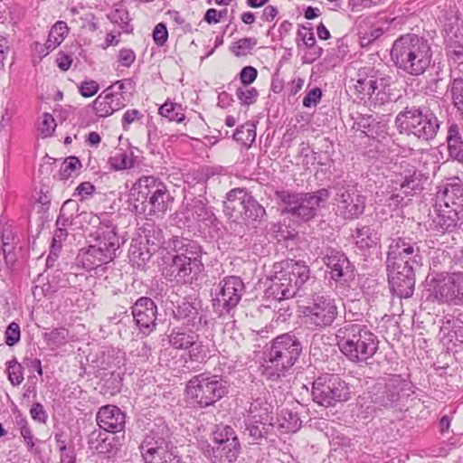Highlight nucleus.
Masks as SVG:
<instances>
[{
    "label": "nucleus",
    "instance_id": "f257e3e1",
    "mask_svg": "<svg viewBox=\"0 0 463 463\" xmlns=\"http://www.w3.org/2000/svg\"><path fill=\"white\" fill-rule=\"evenodd\" d=\"M386 254L391 291L400 298H411L415 288V271L422 266L420 242L409 236L391 238Z\"/></svg>",
    "mask_w": 463,
    "mask_h": 463
},
{
    "label": "nucleus",
    "instance_id": "f03ea898",
    "mask_svg": "<svg viewBox=\"0 0 463 463\" xmlns=\"http://www.w3.org/2000/svg\"><path fill=\"white\" fill-rule=\"evenodd\" d=\"M335 335L340 352L353 364H367L379 347L377 336L365 325L345 323Z\"/></svg>",
    "mask_w": 463,
    "mask_h": 463
},
{
    "label": "nucleus",
    "instance_id": "7ed1b4c3",
    "mask_svg": "<svg viewBox=\"0 0 463 463\" xmlns=\"http://www.w3.org/2000/svg\"><path fill=\"white\" fill-rule=\"evenodd\" d=\"M302 344L292 332L278 335L267 350L262 364V375L269 381H278L296 364L302 353Z\"/></svg>",
    "mask_w": 463,
    "mask_h": 463
},
{
    "label": "nucleus",
    "instance_id": "20e7f679",
    "mask_svg": "<svg viewBox=\"0 0 463 463\" xmlns=\"http://www.w3.org/2000/svg\"><path fill=\"white\" fill-rule=\"evenodd\" d=\"M167 249L176 252L172 259V273L176 281L192 284L203 271L202 247L187 238L172 236L167 242Z\"/></svg>",
    "mask_w": 463,
    "mask_h": 463
},
{
    "label": "nucleus",
    "instance_id": "39448f33",
    "mask_svg": "<svg viewBox=\"0 0 463 463\" xmlns=\"http://www.w3.org/2000/svg\"><path fill=\"white\" fill-rule=\"evenodd\" d=\"M133 208L137 214L148 219L162 216L171 202V195L164 183L154 176L139 178L131 190Z\"/></svg>",
    "mask_w": 463,
    "mask_h": 463
},
{
    "label": "nucleus",
    "instance_id": "423d86ee",
    "mask_svg": "<svg viewBox=\"0 0 463 463\" xmlns=\"http://www.w3.org/2000/svg\"><path fill=\"white\" fill-rule=\"evenodd\" d=\"M395 126L400 134L430 142L437 137L441 121L430 106H407L397 114Z\"/></svg>",
    "mask_w": 463,
    "mask_h": 463
},
{
    "label": "nucleus",
    "instance_id": "0eeeda50",
    "mask_svg": "<svg viewBox=\"0 0 463 463\" xmlns=\"http://www.w3.org/2000/svg\"><path fill=\"white\" fill-rule=\"evenodd\" d=\"M309 267L303 261H286L274 265V275L265 290L268 299L282 301L293 298L309 279Z\"/></svg>",
    "mask_w": 463,
    "mask_h": 463
},
{
    "label": "nucleus",
    "instance_id": "6e6552de",
    "mask_svg": "<svg viewBox=\"0 0 463 463\" xmlns=\"http://www.w3.org/2000/svg\"><path fill=\"white\" fill-rule=\"evenodd\" d=\"M90 237L95 243L81 249L76 259L78 265L89 271L112 261L120 246L117 228L113 225L99 228Z\"/></svg>",
    "mask_w": 463,
    "mask_h": 463
},
{
    "label": "nucleus",
    "instance_id": "1a4fd4ad",
    "mask_svg": "<svg viewBox=\"0 0 463 463\" xmlns=\"http://www.w3.org/2000/svg\"><path fill=\"white\" fill-rule=\"evenodd\" d=\"M275 197L282 205V211L294 219L308 222L317 216L330 197L327 189L322 188L311 193H298L290 190H276Z\"/></svg>",
    "mask_w": 463,
    "mask_h": 463
},
{
    "label": "nucleus",
    "instance_id": "9d476101",
    "mask_svg": "<svg viewBox=\"0 0 463 463\" xmlns=\"http://www.w3.org/2000/svg\"><path fill=\"white\" fill-rule=\"evenodd\" d=\"M185 392L192 404L206 408L226 395L228 386L220 376L203 373L188 381Z\"/></svg>",
    "mask_w": 463,
    "mask_h": 463
},
{
    "label": "nucleus",
    "instance_id": "9b49d317",
    "mask_svg": "<svg viewBox=\"0 0 463 463\" xmlns=\"http://www.w3.org/2000/svg\"><path fill=\"white\" fill-rule=\"evenodd\" d=\"M335 299L326 293H316L303 307V321L313 330H323L333 325L338 317Z\"/></svg>",
    "mask_w": 463,
    "mask_h": 463
},
{
    "label": "nucleus",
    "instance_id": "f8f14e48",
    "mask_svg": "<svg viewBox=\"0 0 463 463\" xmlns=\"http://www.w3.org/2000/svg\"><path fill=\"white\" fill-rule=\"evenodd\" d=\"M133 82L130 79L117 80L106 88L93 101V110L98 117L106 118L130 101Z\"/></svg>",
    "mask_w": 463,
    "mask_h": 463
},
{
    "label": "nucleus",
    "instance_id": "ddd939ff",
    "mask_svg": "<svg viewBox=\"0 0 463 463\" xmlns=\"http://www.w3.org/2000/svg\"><path fill=\"white\" fill-rule=\"evenodd\" d=\"M313 401L320 406L332 407L351 398L348 384L336 374H323L312 386Z\"/></svg>",
    "mask_w": 463,
    "mask_h": 463
},
{
    "label": "nucleus",
    "instance_id": "4468645a",
    "mask_svg": "<svg viewBox=\"0 0 463 463\" xmlns=\"http://www.w3.org/2000/svg\"><path fill=\"white\" fill-rule=\"evenodd\" d=\"M334 205L337 215L345 220H354L364 213L366 197L356 184H338L335 187Z\"/></svg>",
    "mask_w": 463,
    "mask_h": 463
},
{
    "label": "nucleus",
    "instance_id": "2eb2a0df",
    "mask_svg": "<svg viewBox=\"0 0 463 463\" xmlns=\"http://www.w3.org/2000/svg\"><path fill=\"white\" fill-rule=\"evenodd\" d=\"M249 414L245 420V432L254 443L266 439L273 430L272 407L267 402L256 399L249 408Z\"/></svg>",
    "mask_w": 463,
    "mask_h": 463
},
{
    "label": "nucleus",
    "instance_id": "dca6fc26",
    "mask_svg": "<svg viewBox=\"0 0 463 463\" xmlns=\"http://www.w3.org/2000/svg\"><path fill=\"white\" fill-rule=\"evenodd\" d=\"M177 222L184 227L194 228L196 226L217 228L220 224L212 207L201 199L192 198L183 203L175 213Z\"/></svg>",
    "mask_w": 463,
    "mask_h": 463
},
{
    "label": "nucleus",
    "instance_id": "f3484780",
    "mask_svg": "<svg viewBox=\"0 0 463 463\" xmlns=\"http://www.w3.org/2000/svg\"><path fill=\"white\" fill-rule=\"evenodd\" d=\"M245 286L237 276H228L222 279L213 298V307L219 316L230 315L240 303Z\"/></svg>",
    "mask_w": 463,
    "mask_h": 463
},
{
    "label": "nucleus",
    "instance_id": "a211bd4d",
    "mask_svg": "<svg viewBox=\"0 0 463 463\" xmlns=\"http://www.w3.org/2000/svg\"><path fill=\"white\" fill-rule=\"evenodd\" d=\"M423 175L414 167H407L395 172L390 179L388 192L390 205L398 206L405 197L422 189Z\"/></svg>",
    "mask_w": 463,
    "mask_h": 463
},
{
    "label": "nucleus",
    "instance_id": "6ab92c4d",
    "mask_svg": "<svg viewBox=\"0 0 463 463\" xmlns=\"http://www.w3.org/2000/svg\"><path fill=\"white\" fill-rule=\"evenodd\" d=\"M172 448L173 446L169 440V430L164 422L152 428L149 432L146 434L138 447L145 463L154 459L156 456H160Z\"/></svg>",
    "mask_w": 463,
    "mask_h": 463
},
{
    "label": "nucleus",
    "instance_id": "aec40b11",
    "mask_svg": "<svg viewBox=\"0 0 463 463\" xmlns=\"http://www.w3.org/2000/svg\"><path fill=\"white\" fill-rule=\"evenodd\" d=\"M321 255L332 279L335 282L345 283L354 279V267L342 250L327 247Z\"/></svg>",
    "mask_w": 463,
    "mask_h": 463
},
{
    "label": "nucleus",
    "instance_id": "412c9836",
    "mask_svg": "<svg viewBox=\"0 0 463 463\" xmlns=\"http://www.w3.org/2000/svg\"><path fill=\"white\" fill-rule=\"evenodd\" d=\"M435 298L442 303L463 305V272L434 279Z\"/></svg>",
    "mask_w": 463,
    "mask_h": 463
},
{
    "label": "nucleus",
    "instance_id": "4be33fe9",
    "mask_svg": "<svg viewBox=\"0 0 463 463\" xmlns=\"http://www.w3.org/2000/svg\"><path fill=\"white\" fill-rule=\"evenodd\" d=\"M392 58H430V48L427 41L416 34L399 37L391 49Z\"/></svg>",
    "mask_w": 463,
    "mask_h": 463
},
{
    "label": "nucleus",
    "instance_id": "5701e85b",
    "mask_svg": "<svg viewBox=\"0 0 463 463\" xmlns=\"http://www.w3.org/2000/svg\"><path fill=\"white\" fill-rule=\"evenodd\" d=\"M400 383L397 379H389L388 381H379L368 392V398L373 404L367 409L375 411L376 408H392L400 399Z\"/></svg>",
    "mask_w": 463,
    "mask_h": 463
},
{
    "label": "nucleus",
    "instance_id": "b1692460",
    "mask_svg": "<svg viewBox=\"0 0 463 463\" xmlns=\"http://www.w3.org/2000/svg\"><path fill=\"white\" fill-rule=\"evenodd\" d=\"M131 309L139 330L146 335L153 332L156 326L157 314V307L154 300L147 297H141L135 302Z\"/></svg>",
    "mask_w": 463,
    "mask_h": 463
},
{
    "label": "nucleus",
    "instance_id": "393cba45",
    "mask_svg": "<svg viewBox=\"0 0 463 463\" xmlns=\"http://www.w3.org/2000/svg\"><path fill=\"white\" fill-rule=\"evenodd\" d=\"M366 71L365 68L358 71V78L354 84L356 92L363 95L361 99L364 97L372 99L374 95L376 99L383 101V96L386 94L385 90L390 85V79L374 75L368 76Z\"/></svg>",
    "mask_w": 463,
    "mask_h": 463
},
{
    "label": "nucleus",
    "instance_id": "a878e982",
    "mask_svg": "<svg viewBox=\"0 0 463 463\" xmlns=\"http://www.w3.org/2000/svg\"><path fill=\"white\" fill-rule=\"evenodd\" d=\"M353 128L378 142L383 141L388 136V124L383 117L377 114H358L354 118Z\"/></svg>",
    "mask_w": 463,
    "mask_h": 463
},
{
    "label": "nucleus",
    "instance_id": "bb28decb",
    "mask_svg": "<svg viewBox=\"0 0 463 463\" xmlns=\"http://www.w3.org/2000/svg\"><path fill=\"white\" fill-rule=\"evenodd\" d=\"M96 421L99 427L107 432L124 433L126 415L118 406L109 404L99 408Z\"/></svg>",
    "mask_w": 463,
    "mask_h": 463
},
{
    "label": "nucleus",
    "instance_id": "cd10ccee",
    "mask_svg": "<svg viewBox=\"0 0 463 463\" xmlns=\"http://www.w3.org/2000/svg\"><path fill=\"white\" fill-rule=\"evenodd\" d=\"M436 206L448 207L463 213V184L459 178H454L439 189L436 195Z\"/></svg>",
    "mask_w": 463,
    "mask_h": 463
},
{
    "label": "nucleus",
    "instance_id": "c85d7f7f",
    "mask_svg": "<svg viewBox=\"0 0 463 463\" xmlns=\"http://www.w3.org/2000/svg\"><path fill=\"white\" fill-rule=\"evenodd\" d=\"M249 194L245 188H233L226 194L223 201V213L229 220L241 222Z\"/></svg>",
    "mask_w": 463,
    "mask_h": 463
},
{
    "label": "nucleus",
    "instance_id": "c756f323",
    "mask_svg": "<svg viewBox=\"0 0 463 463\" xmlns=\"http://www.w3.org/2000/svg\"><path fill=\"white\" fill-rule=\"evenodd\" d=\"M436 206L437 215L431 222V229L444 234L455 231L463 222V213L448 207Z\"/></svg>",
    "mask_w": 463,
    "mask_h": 463
},
{
    "label": "nucleus",
    "instance_id": "7c9ffc66",
    "mask_svg": "<svg viewBox=\"0 0 463 463\" xmlns=\"http://www.w3.org/2000/svg\"><path fill=\"white\" fill-rule=\"evenodd\" d=\"M439 334L441 342L448 350L458 352L457 348L463 345V322L459 319L443 320Z\"/></svg>",
    "mask_w": 463,
    "mask_h": 463
},
{
    "label": "nucleus",
    "instance_id": "2f4dec72",
    "mask_svg": "<svg viewBox=\"0 0 463 463\" xmlns=\"http://www.w3.org/2000/svg\"><path fill=\"white\" fill-rule=\"evenodd\" d=\"M70 29L65 22H57L52 26L45 43H34L33 51L40 58H44L64 41Z\"/></svg>",
    "mask_w": 463,
    "mask_h": 463
},
{
    "label": "nucleus",
    "instance_id": "473e14b6",
    "mask_svg": "<svg viewBox=\"0 0 463 463\" xmlns=\"http://www.w3.org/2000/svg\"><path fill=\"white\" fill-rule=\"evenodd\" d=\"M175 317L176 319L183 321L188 327L194 328L195 330L207 325L205 316L199 311L195 303L183 301L177 306Z\"/></svg>",
    "mask_w": 463,
    "mask_h": 463
},
{
    "label": "nucleus",
    "instance_id": "72a5a7b5",
    "mask_svg": "<svg viewBox=\"0 0 463 463\" xmlns=\"http://www.w3.org/2000/svg\"><path fill=\"white\" fill-rule=\"evenodd\" d=\"M240 443H228V445H208L204 451L205 456L212 463H234L240 454Z\"/></svg>",
    "mask_w": 463,
    "mask_h": 463
},
{
    "label": "nucleus",
    "instance_id": "f704fd0d",
    "mask_svg": "<svg viewBox=\"0 0 463 463\" xmlns=\"http://www.w3.org/2000/svg\"><path fill=\"white\" fill-rule=\"evenodd\" d=\"M445 33V41H457L463 39V22L459 18V12L455 7H450L441 20Z\"/></svg>",
    "mask_w": 463,
    "mask_h": 463
},
{
    "label": "nucleus",
    "instance_id": "c9c22d12",
    "mask_svg": "<svg viewBox=\"0 0 463 463\" xmlns=\"http://www.w3.org/2000/svg\"><path fill=\"white\" fill-rule=\"evenodd\" d=\"M194 328L185 329L177 327L172 330L169 335V344L175 349H186L198 341L199 335L194 331Z\"/></svg>",
    "mask_w": 463,
    "mask_h": 463
},
{
    "label": "nucleus",
    "instance_id": "e433bc0d",
    "mask_svg": "<svg viewBox=\"0 0 463 463\" xmlns=\"http://www.w3.org/2000/svg\"><path fill=\"white\" fill-rule=\"evenodd\" d=\"M353 237L355 245L364 250L375 247L380 241L376 229L370 225L357 227Z\"/></svg>",
    "mask_w": 463,
    "mask_h": 463
},
{
    "label": "nucleus",
    "instance_id": "4c0bfd02",
    "mask_svg": "<svg viewBox=\"0 0 463 463\" xmlns=\"http://www.w3.org/2000/svg\"><path fill=\"white\" fill-rule=\"evenodd\" d=\"M143 233L148 246L147 252L153 253L162 248L168 250L166 246L169 240H165L163 231L158 226L147 223L143 228Z\"/></svg>",
    "mask_w": 463,
    "mask_h": 463
},
{
    "label": "nucleus",
    "instance_id": "58836bf2",
    "mask_svg": "<svg viewBox=\"0 0 463 463\" xmlns=\"http://www.w3.org/2000/svg\"><path fill=\"white\" fill-rule=\"evenodd\" d=\"M301 423L298 413L288 409H282L278 415L277 425L281 433H294L300 429Z\"/></svg>",
    "mask_w": 463,
    "mask_h": 463
},
{
    "label": "nucleus",
    "instance_id": "ea45409f",
    "mask_svg": "<svg viewBox=\"0 0 463 463\" xmlns=\"http://www.w3.org/2000/svg\"><path fill=\"white\" fill-rule=\"evenodd\" d=\"M265 214L266 211L264 207L259 203V202L250 193L248 200L246 201V207L241 216V222H260Z\"/></svg>",
    "mask_w": 463,
    "mask_h": 463
},
{
    "label": "nucleus",
    "instance_id": "a19ab883",
    "mask_svg": "<svg viewBox=\"0 0 463 463\" xmlns=\"http://www.w3.org/2000/svg\"><path fill=\"white\" fill-rule=\"evenodd\" d=\"M399 70L411 75H420L430 66V60H391Z\"/></svg>",
    "mask_w": 463,
    "mask_h": 463
},
{
    "label": "nucleus",
    "instance_id": "79ce46f5",
    "mask_svg": "<svg viewBox=\"0 0 463 463\" xmlns=\"http://www.w3.org/2000/svg\"><path fill=\"white\" fill-rule=\"evenodd\" d=\"M69 330L65 327H56L43 334V340L51 348H58L69 341Z\"/></svg>",
    "mask_w": 463,
    "mask_h": 463
},
{
    "label": "nucleus",
    "instance_id": "37998d69",
    "mask_svg": "<svg viewBox=\"0 0 463 463\" xmlns=\"http://www.w3.org/2000/svg\"><path fill=\"white\" fill-rule=\"evenodd\" d=\"M214 445H228V443H240L238 436L232 427L229 425H219L213 433Z\"/></svg>",
    "mask_w": 463,
    "mask_h": 463
},
{
    "label": "nucleus",
    "instance_id": "c03bdc74",
    "mask_svg": "<svg viewBox=\"0 0 463 463\" xmlns=\"http://www.w3.org/2000/svg\"><path fill=\"white\" fill-rule=\"evenodd\" d=\"M109 20L118 25L126 33H130L133 27L129 24V15L127 8L123 5H116L115 9L108 14Z\"/></svg>",
    "mask_w": 463,
    "mask_h": 463
},
{
    "label": "nucleus",
    "instance_id": "a18cd8bd",
    "mask_svg": "<svg viewBox=\"0 0 463 463\" xmlns=\"http://www.w3.org/2000/svg\"><path fill=\"white\" fill-rule=\"evenodd\" d=\"M233 138L243 146H250L256 138V125L248 121L238 127L233 133Z\"/></svg>",
    "mask_w": 463,
    "mask_h": 463
},
{
    "label": "nucleus",
    "instance_id": "49530a36",
    "mask_svg": "<svg viewBox=\"0 0 463 463\" xmlns=\"http://www.w3.org/2000/svg\"><path fill=\"white\" fill-rule=\"evenodd\" d=\"M109 162L115 170H125L134 166L135 160L132 152L118 149L110 156Z\"/></svg>",
    "mask_w": 463,
    "mask_h": 463
},
{
    "label": "nucleus",
    "instance_id": "de8ad7c7",
    "mask_svg": "<svg viewBox=\"0 0 463 463\" xmlns=\"http://www.w3.org/2000/svg\"><path fill=\"white\" fill-rule=\"evenodd\" d=\"M159 114L168 118L170 121L182 122L185 116L183 112L182 106L166 100L158 109Z\"/></svg>",
    "mask_w": 463,
    "mask_h": 463
},
{
    "label": "nucleus",
    "instance_id": "09e8293b",
    "mask_svg": "<svg viewBox=\"0 0 463 463\" xmlns=\"http://www.w3.org/2000/svg\"><path fill=\"white\" fill-rule=\"evenodd\" d=\"M449 92L452 104L463 119V80L460 78L453 80L449 86Z\"/></svg>",
    "mask_w": 463,
    "mask_h": 463
},
{
    "label": "nucleus",
    "instance_id": "8fccbe9b",
    "mask_svg": "<svg viewBox=\"0 0 463 463\" xmlns=\"http://www.w3.org/2000/svg\"><path fill=\"white\" fill-rule=\"evenodd\" d=\"M257 45V39L245 37L235 42L232 46V52L236 56H247L250 51Z\"/></svg>",
    "mask_w": 463,
    "mask_h": 463
},
{
    "label": "nucleus",
    "instance_id": "3c124183",
    "mask_svg": "<svg viewBox=\"0 0 463 463\" xmlns=\"http://www.w3.org/2000/svg\"><path fill=\"white\" fill-rule=\"evenodd\" d=\"M6 372L13 385H19L24 381V368L15 359L7 363Z\"/></svg>",
    "mask_w": 463,
    "mask_h": 463
},
{
    "label": "nucleus",
    "instance_id": "603ef678",
    "mask_svg": "<svg viewBox=\"0 0 463 463\" xmlns=\"http://www.w3.org/2000/svg\"><path fill=\"white\" fill-rule=\"evenodd\" d=\"M80 166V161L76 156L67 157L60 169V178L61 180L69 179Z\"/></svg>",
    "mask_w": 463,
    "mask_h": 463
},
{
    "label": "nucleus",
    "instance_id": "864d4df0",
    "mask_svg": "<svg viewBox=\"0 0 463 463\" xmlns=\"http://www.w3.org/2000/svg\"><path fill=\"white\" fill-rule=\"evenodd\" d=\"M258 91L255 88L248 86L240 87L236 90V97L242 105L250 106L256 102Z\"/></svg>",
    "mask_w": 463,
    "mask_h": 463
},
{
    "label": "nucleus",
    "instance_id": "5fc2aeb1",
    "mask_svg": "<svg viewBox=\"0 0 463 463\" xmlns=\"http://www.w3.org/2000/svg\"><path fill=\"white\" fill-rule=\"evenodd\" d=\"M89 447L91 450H95L99 453L109 452L107 449L106 439L101 438L100 431H92L89 436Z\"/></svg>",
    "mask_w": 463,
    "mask_h": 463
},
{
    "label": "nucleus",
    "instance_id": "6e6d98bb",
    "mask_svg": "<svg viewBox=\"0 0 463 463\" xmlns=\"http://www.w3.org/2000/svg\"><path fill=\"white\" fill-rule=\"evenodd\" d=\"M144 118V114L136 109H128L123 114L121 125L124 131L129 129V126L136 122H140Z\"/></svg>",
    "mask_w": 463,
    "mask_h": 463
},
{
    "label": "nucleus",
    "instance_id": "4d7b16f0",
    "mask_svg": "<svg viewBox=\"0 0 463 463\" xmlns=\"http://www.w3.org/2000/svg\"><path fill=\"white\" fill-rule=\"evenodd\" d=\"M5 344L9 346H13L18 343L21 337L19 324L15 322L10 323L5 330Z\"/></svg>",
    "mask_w": 463,
    "mask_h": 463
},
{
    "label": "nucleus",
    "instance_id": "13d9d810",
    "mask_svg": "<svg viewBox=\"0 0 463 463\" xmlns=\"http://www.w3.org/2000/svg\"><path fill=\"white\" fill-rule=\"evenodd\" d=\"M146 463H181V458L178 456L177 451L172 448L160 456H156L154 459Z\"/></svg>",
    "mask_w": 463,
    "mask_h": 463
},
{
    "label": "nucleus",
    "instance_id": "bf43d9fd",
    "mask_svg": "<svg viewBox=\"0 0 463 463\" xmlns=\"http://www.w3.org/2000/svg\"><path fill=\"white\" fill-rule=\"evenodd\" d=\"M78 88L80 95L85 98L92 97L99 90V83L93 80L82 81Z\"/></svg>",
    "mask_w": 463,
    "mask_h": 463
},
{
    "label": "nucleus",
    "instance_id": "052dcab7",
    "mask_svg": "<svg viewBox=\"0 0 463 463\" xmlns=\"http://www.w3.org/2000/svg\"><path fill=\"white\" fill-rule=\"evenodd\" d=\"M56 127L53 117L49 113H44L41 122L40 131L43 137H50Z\"/></svg>",
    "mask_w": 463,
    "mask_h": 463
},
{
    "label": "nucleus",
    "instance_id": "680f3d73",
    "mask_svg": "<svg viewBox=\"0 0 463 463\" xmlns=\"http://www.w3.org/2000/svg\"><path fill=\"white\" fill-rule=\"evenodd\" d=\"M20 427V434L24 438V440L29 449H33L34 447L33 435L26 420H21L18 422Z\"/></svg>",
    "mask_w": 463,
    "mask_h": 463
},
{
    "label": "nucleus",
    "instance_id": "e2e57ef3",
    "mask_svg": "<svg viewBox=\"0 0 463 463\" xmlns=\"http://www.w3.org/2000/svg\"><path fill=\"white\" fill-rule=\"evenodd\" d=\"M322 98V91L319 88H314L309 90L303 99V106L310 108L317 106Z\"/></svg>",
    "mask_w": 463,
    "mask_h": 463
},
{
    "label": "nucleus",
    "instance_id": "0e129e2a",
    "mask_svg": "<svg viewBox=\"0 0 463 463\" xmlns=\"http://www.w3.org/2000/svg\"><path fill=\"white\" fill-rule=\"evenodd\" d=\"M30 415L33 420H36L40 423H46L48 419V414L40 402H34L30 409Z\"/></svg>",
    "mask_w": 463,
    "mask_h": 463
},
{
    "label": "nucleus",
    "instance_id": "69168bd1",
    "mask_svg": "<svg viewBox=\"0 0 463 463\" xmlns=\"http://www.w3.org/2000/svg\"><path fill=\"white\" fill-rule=\"evenodd\" d=\"M187 349L191 361L201 362L206 357V350L201 343H198V341Z\"/></svg>",
    "mask_w": 463,
    "mask_h": 463
},
{
    "label": "nucleus",
    "instance_id": "338daca9",
    "mask_svg": "<svg viewBox=\"0 0 463 463\" xmlns=\"http://www.w3.org/2000/svg\"><path fill=\"white\" fill-rule=\"evenodd\" d=\"M131 355L137 357L141 362H146L151 355V348L146 343H137L135 349L131 351Z\"/></svg>",
    "mask_w": 463,
    "mask_h": 463
},
{
    "label": "nucleus",
    "instance_id": "774afa93",
    "mask_svg": "<svg viewBox=\"0 0 463 463\" xmlns=\"http://www.w3.org/2000/svg\"><path fill=\"white\" fill-rule=\"evenodd\" d=\"M449 156L463 163V139L448 146Z\"/></svg>",
    "mask_w": 463,
    "mask_h": 463
}]
</instances>
